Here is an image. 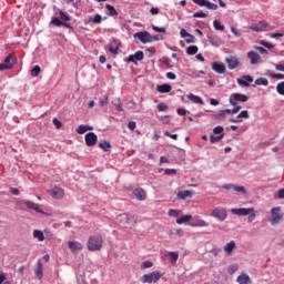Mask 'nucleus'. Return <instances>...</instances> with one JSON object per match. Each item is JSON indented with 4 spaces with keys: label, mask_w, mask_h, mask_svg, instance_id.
<instances>
[{
    "label": "nucleus",
    "mask_w": 284,
    "mask_h": 284,
    "mask_svg": "<svg viewBox=\"0 0 284 284\" xmlns=\"http://www.w3.org/2000/svg\"><path fill=\"white\" fill-rule=\"evenodd\" d=\"M196 52H199V47H196V45H190L186 49V54H190L191 57H194V54H196Z\"/></svg>",
    "instance_id": "39"
},
{
    "label": "nucleus",
    "mask_w": 284,
    "mask_h": 284,
    "mask_svg": "<svg viewBox=\"0 0 284 284\" xmlns=\"http://www.w3.org/2000/svg\"><path fill=\"white\" fill-rule=\"evenodd\" d=\"M223 136H225V134H221V135H211L210 136V142L211 143H219L222 139H223Z\"/></svg>",
    "instance_id": "44"
},
{
    "label": "nucleus",
    "mask_w": 284,
    "mask_h": 284,
    "mask_svg": "<svg viewBox=\"0 0 284 284\" xmlns=\"http://www.w3.org/2000/svg\"><path fill=\"white\" fill-rule=\"evenodd\" d=\"M133 195L135 199H138V201H145V199H148V193H145V190L143 189H134Z\"/></svg>",
    "instance_id": "22"
},
{
    "label": "nucleus",
    "mask_w": 284,
    "mask_h": 284,
    "mask_svg": "<svg viewBox=\"0 0 284 284\" xmlns=\"http://www.w3.org/2000/svg\"><path fill=\"white\" fill-rule=\"evenodd\" d=\"M108 95H104L102 99H100L99 104L101 105V108H103V105H108Z\"/></svg>",
    "instance_id": "55"
},
{
    "label": "nucleus",
    "mask_w": 284,
    "mask_h": 284,
    "mask_svg": "<svg viewBox=\"0 0 284 284\" xmlns=\"http://www.w3.org/2000/svg\"><path fill=\"white\" fill-rule=\"evenodd\" d=\"M178 199L185 201V199H192V191L185 190L178 192Z\"/></svg>",
    "instance_id": "30"
},
{
    "label": "nucleus",
    "mask_w": 284,
    "mask_h": 284,
    "mask_svg": "<svg viewBox=\"0 0 284 284\" xmlns=\"http://www.w3.org/2000/svg\"><path fill=\"white\" fill-rule=\"evenodd\" d=\"M204 8H207V10H219V4L212 3L209 0H206V4Z\"/></svg>",
    "instance_id": "45"
},
{
    "label": "nucleus",
    "mask_w": 284,
    "mask_h": 284,
    "mask_svg": "<svg viewBox=\"0 0 284 284\" xmlns=\"http://www.w3.org/2000/svg\"><path fill=\"white\" fill-rule=\"evenodd\" d=\"M89 130H92V126L81 124L78 126L77 132L78 134H85Z\"/></svg>",
    "instance_id": "37"
},
{
    "label": "nucleus",
    "mask_w": 284,
    "mask_h": 284,
    "mask_svg": "<svg viewBox=\"0 0 284 284\" xmlns=\"http://www.w3.org/2000/svg\"><path fill=\"white\" fill-rule=\"evenodd\" d=\"M227 112H230V109L222 110L219 113L213 114V119H215V121H225V116L230 114Z\"/></svg>",
    "instance_id": "25"
},
{
    "label": "nucleus",
    "mask_w": 284,
    "mask_h": 284,
    "mask_svg": "<svg viewBox=\"0 0 284 284\" xmlns=\"http://www.w3.org/2000/svg\"><path fill=\"white\" fill-rule=\"evenodd\" d=\"M39 74H41V67L36 65V67L31 70V77H39Z\"/></svg>",
    "instance_id": "48"
},
{
    "label": "nucleus",
    "mask_w": 284,
    "mask_h": 284,
    "mask_svg": "<svg viewBox=\"0 0 284 284\" xmlns=\"http://www.w3.org/2000/svg\"><path fill=\"white\" fill-rule=\"evenodd\" d=\"M268 27L270 24L266 21H260L257 24L251 26L250 30H253V32H263V30Z\"/></svg>",
    "instance_id": "18"
},
{
    "label": "nucleus",
    "mask_w": 284,
    "mask_h": 284,
    "mask_svg": "<svg viewBox=\"0 0 284 284\" xmlns=\"http://www.w3.org/2000/svg\"><path fill=\"white\" fill-rule=\"evenodd\" d=\"M283 221V213H281V206L273 207L271 210V225H278Z\"/></svg>",
    "instance_id": "6"
},
{
    "label": "nucleus",
    "mask_w": 284,
    "mask_h": 284,
    "mask_svg": "<svg viewBox=\"0 0 284 284\" xmlns=\"http://www.w3.org/2000/svg\"><path fill=\"white\" fill-rule=\"evenodd\" d=\"M235 108L233 109H229L227 114H237V112L241 110L242 106H239V105H233Z\"/></svg>",
    "instance_id": "51"
},
{
    "label": "nucleus",
    "mask_w": 284,
    "mask_h": 284,
    "mask_svg": "<svg viewBox=\"0 0 284 284\" xmlns=\"http://www.w3.org/2000/svg\"><path fill=\"white\" fill-rule=\"evenodd\" d=\"M256 85H270V81L266 78H258L255 80V84H253V88H256Z\"/></svg>",
    "instance_id": "32"
},
{
    "label": "nucleus",
    "mask_w": 284,
    "mask_h": 284,
    "mask_svg": "<svg viewBox=\"0 0 284 284\" xmlns=\"http://www.w3.org/2000/svg\"><path fill=\"white\" fill-rule=\"evenodd\" d=\"M213 134H219V136L223 134V126H215L213 129Z\"/></svg>",
    "instance_id": "56"
},
{
    "label": "nucleus",
    "mask_w": 284,
    "mask_h": 284,
    "mask_svg": "<svg viewBox=\"0 0 284 284\" xmlns=\"http://www.w3.org/2000/svg\"><path fill=\"white\" fill-rule=\"evenodd\" d=\"M254 79L252 75H243L242 78L237 79L239 85H242V88H250V83H253Z\"/></svg>",
    "instance_id": "17"
},
{
    "label": "nucleus",
    "mask_w": 284,
    "mask_h": 284,
    "mask_svg": "<svg viewBox=\"0 0 284 284\" xmlns=\"http://www.w3.org/2000/svg\"><path fill=\"white\" fill-rule=\"evenodd\" d=\"M207 222L205 220H197L196 223L191 224V227H207Z\"/></svg>",
    "instance_id": "40"
},
{
    "label": "nucleus",
    "mask_w": 284,
    "mask_h": 284,
    "mask_svg": "<svg viewBox=\"0 0 284 284\" xmlns=\"http://www.w3.org/2000/svg\"><path fill=\"white\" fill-rule=\"evenodd\" d=\"M106 10H109V16L110 17H119V12L116 11V9L111 6V4H105Z\"/></svg>",
    "instance_id": "35"
},
{
    "label": "nucleus",
    "mask_w": 284,
    "mask_h": 284,
    "mask_svg": "<svg viewBox=\"0 0 284 284\" xmlns=\"http://www.w3.org/2000/svg\"><path fill=\"white\" fill-rule=\"evenodd\" d=\"M102 247H103V236L93 235L89 237V241H88L89 252H100Z\"/></svg>",
    "instance_id": "3"
},
{
    "label": "nucleus",
    "mask_w": 284,
    "mask_h": 284,
    "mask_svg": "<svg viewBox=\"0 0 284 284\" xmlns=\"http://www.w3.org/2000/svg\"><path fill=\"white\" fill-rule=\"evenodd\" d=\"M163 276V273H161V271H154V272H151L149 274H144L140 281L141 283H149V284H152V283H159V281H161Z\"/></svg>",
    "instance_id": "4"
},
{
    "label": "nucleus",
    "mask_w": 284,
    "mask_h": 284,
    "mask_svg": "<svg viewBox=\"0 0 284 284\" xmlns=\"http://www.w3.org/2000/svg\"><path fill=\"white\" fill-rule=\"evenodd\" d=\"M211 216L223 222L225 219H227V210H225V207L217 206L211 211Z\"/></svg>",
    "instance_id": "8"
},
{
    "label": "nucleus",
    "mask_w": 284,
    "mask_h": 284,
    "mask_svg": "<svg viewBox=\"0 0 284 284\" xmlns=\"http://www.w3.org/2000/svg\"><path fill=\"white\" fill-rule=\"evenodd\" d=\"M99 148H101V150H104V152H110L112 145L110 144V142L103 141L99 143Z\"/></svg>",
    "instance_id": "36"
},
{
    "label": "nucleus",
    "mask_w": 284,
    "mask_h": 284,
    "mask_svg": "<svg viewBox=\"0 0 284 284\" xmlns=\"http://www.w3.org/2000/svg\"><path fill=\"white\" fill-rule=\"evenodd\" d=\"M187 99H189V101H191L192 103H196V104H199V105H203V99L201 98V97H199V95H194L193 93H190L189 95H187Z\"/></svg>",
    "instance_id": "31"
},
{
    "label": "nucleus",
    "mask_w": 284,
    "mask_h": 284,
    "mask_svg": "<svg viewBox=\"0 0 284 284\" xmlns=\"http://www.w3.org/2000/svg\"><path fill=\"white\" fill-rule=\"evenodd\" d=\"M193 17L194 19H206L207 14L204 13L203 11H199V12H195Z\"/></svg>",
    "instance_id": "50"
},
{
    "label": "nucleus",
    "mask_w": 284,
    "mask_h": 284,
    "mask_svg": "<svg viewBox=\"0 0 284 284\" xmlns=\"http://www.w3.org/2000/svg\"><path fill=\"white\" fill-rule=\"evenodd\" d=\"M169 256L172 265H176V261H179V252H169Z\"/></svg>",
    "instance_id": "38"
},
{
    "label": "nucleus",
    "mask_w": 284,
    "mask_h": 284,
    "mask_svg": "<svg viewBox=\"0 0 284 284\" xmlns=\"http://www.w3.org/2000/svg\"><path fill=\"white\" fill-rule=\"evenodd\" d=\"M243 119H250L247 110L240 112L236 118H231L229 121L230 123H243Z\"/></svg>",
    "instance_id": "16"
},
{
    "label": "nucleus",
    "mask_w": 284,
    "mask_h": 284,
    "mask_svg": "<svg viewBox=\"0 0 284 284\" xmlns=\"http://www.w3.org/2000/svg\"><path fill=\"white\" fill-rule=\"evenodd\" d=\"M246 101H250V97L243 93H233L229 99L231 105H237V103H246Z\"/></svg>",
    "instance_id": "9"
},
{
    "label": "nucleus",
    "mask_w": 284,
    "mask_h": 284,
    "mask_svg": "<svg viewBox=\"0 0 284 284\" xmlns=\"http://www.w3.org/2000/svg\"><path fill=\"white\" fill-rule=\"evenodd\" d=\"M192 221V215H183L176 220L178 225H183V223H190Z\"/></svg>",
    "instance_id": "33"
},
{
    "label": "nucleus",
    "mask_w": 284,
    "mask_h": 284,
    "mask_svg": "<svg viewBox=\"0 0 284 284\" xmlns=\"http://www.w3.org/2000/svg\"><path fill=\"white\" fill-rule=\"evenodd\" d=\"M154 263L151 261H145L141 264L142 270H150V267H153Z\"/></svg>",
    "instance_id": "49"
},
{
    "label": "nucleus",
    "mask_w": 284,
    "mask_h": 284,
    "mask_svg": "<svg viewBox=\"0 0 284 284\" xmlns=\"http://www.w3.org/2000/svg\"><path fill=\"white\" fill-rule=\"evenodd\" d=\"M193 3H195L196 6H200L201 8H205L207 0H192Z\"/></svg>",
    "instance_id": "52"
},
{
    "label": "nucleus",
    "mask_w": 284,
    "mask_h": 284,
    "mask_svg": "<svg viewBox=\"0 0 284 284\" xmlns=\"http://www.w3.org/2000/svg\"><path fill=\"white\" fill-rule=\"evenodd\" d=\"M51 24L55 26V28H61V26L63 24V21H61L59 18L53 17L51 19Z\"/></svg>",
    "instance_id": "43"
},
{
    "label": "nucleus",
    "mask_w": 284,
    "mask_h": 284,
    "mask_svg": "<svg viewBox=\"0 0 284 284\" xmlns=\"http://www.w3.org/2000/svg\"><path fill=\"white\" fill-rule=\"evenodd\" d=\"M235 250H236V242L234 241H231L224 245V252L225 254H227V256H232Z\"/></svg>",
    "instance_id": "21"
},
{
    "label": "nucleus",
    "mask_w": 284,
    "mask_h": 284,
    "mask_svg": "<svg viewBox=\"0 0 284 284\" xmlns=\"http://www.w3.org/2000/svg\"><path fill=\"white\" fill-rule=\"evenodd\" d=\"M53 125H55L57 130H61L63 124L61 123V121H59V119L54 118Z\"/></svg>",
    "instance_id": "57"
},
{
    "label": "nucleus",
    "mask_w": 284,
    "mask_h": 284,
    "mask_svg": "<svg viewBox=\"0 0 284 284\" xmlns=\"http://www.w3.org/2000/svg\"><path fill=\"white\" fill-rule=\"evenodd\" d=\"M276 91H277V94H281L282 97H284V81H283V82H280V83L276 85Z\"/></svg>",
    "instance_id": "47"
},
{
    "label": "nucleus",
    "mask_w": 284,
    "mask_h": 284,
    "mask_svg": "<svg viewBox=\"0 0 284 284\" xmlns=\"http://www.w3.org/2000/svg\"><path fill=\"white\" fill-rule=\"evenodd\" d=\"M33 237L38 239V241H40V242L45 241V235H43V231H40V230L33 231Z\"/></svg>",
    "instance_id": "34"
},
{
    "label": "nucleus",
    "mask_w": 284,
    "mask_h": 284,
    "mask_svg": "<svg viewBox=\"0 0 284 284\" xmlns=\"http://www.w3.org/2000/svg\"><path fill=\"white\" fill-rule=\"evenodd\" d=\"M231 214H234L235 216H248V223H253L254 219H256V210L254 207L231 209Z\"/></svg>",
    "instance_id": "2"
},
{
    "label": "nucleus",
    "mask_w": 284,
    "mask_h": 284,
    "mask_svg": "<svg viewBox=\"0 0 284 284\" xmlns=\"http://www.w3.org/2000/svg\"><path fill=\"white\" fill-rule=\"evenodd\" d=\"M213 27L215 30L223 32L225 30V26L221 24L219 20L213 21Z\"/></svg>",
    "instance_id": "41"
},
{
    "label": "nucleus",
    "mask_w": 284,
    "mask_h": 284,
    "mask_svg": "<svg viewBox=\"0 0 284 284\" xmlns=\"http://www.w3.org/2000/svg\"><path fill=\"white\" fill-rule=\"evenodd\" d=\"M68 247L71 252H81L83 250V244L77 241H70L68 242Z\"/></svg>",
    "instance_id": "20"
},
{
    "label": "nucleus",
    "mask_w": 284,
    "mask_h": 284,
    "mask_svg": "<svg viewBox=\"0 0 284 284\" xmlns=\"http://www.w3.org/2000/svg\"><path fill=\"white\" fill-rule=\"evenodd\" d=\"M128 128L129 130H132V131L136 130V122L130 121L128 124Z\"/></svg>",
    "instance_id": "62"
},
{
    "label": "nucleus",
    "mask_w": 284,
    "mask_h": 284,
    "mask_svg": "<svg viewBox=\"0 0 284 284\" xmlns=\"http://www.w3.org/2000/svg\"><path fill=\"white\" fill-rule=\"evenodd\" d=\"M275 69L278 70L280 72H284V64L283 63L275 64Z\"/></svg>",
    "instance_id": "63"
},
{
    "label": "nucleus",
    "mask_w": 284,
    "mask_h": 284,
    "mask_svg": "<svg viewBox=\"0 0 284 284\" xmlns=\"http://www.w3.org/2000/svg\"><path fill=\"white\" fill-rule=\"evenodd\" d=\"M134 39H139L141 43H151L152 34L148 31L136 32L134 33Z\"/></svg>",
    "instance_id": "10"
},
{
    "label": "nucleus",
    "mask_w": 284,
    "mask_h": 284,
    "mask_svg": "<svg viewBox=\"0 0 284 284\" xmlns=\"http://www.w3.org/2000/svg\"><path fill=\"white\" fill-rule=\"evenodd\" d=\"M180 37L185 39L187 43H194V36L190 34L185 29H181ZM187 37H190V39H186Z\"/></svg>",
    "instance_id": "28"
},
{
    "label": "nucleus",
    "mask_w": 284,
    "mask_h": 284,
    "mask_svg": "<svg viewBox=\"0 0 284 284\" xmlns=\"http://www.w3.org/2000/svg\"><path fill=\"white\" fill-rule=\"evenodd\" d=\"M210 252L213 256H219L221 254L222 250L219 247H215V248H212Z\"/></svg>",
    "instance_id": "59"
},
{
    "label": "nucleus",
    "mask_w": 284,
    "mask_h": 284,
    "mask_svg": "<svg viewBox=\"0 0 284 284\" xmlns=\"http://www.w3.org/2000/svg\"><path fill=\"white\" fill-rule=\"evenodd\" d=\"M152 29L154 30V32H162V33L166 32L165 27L153 26Z\"/></svg>",
    "instance_id": "58"
},
{
    "label": "nucleus",
    "mask_w": 284,
    "mask_h": 284,
    "mask_svg": "<svg viewBox=\"0 0 284 284\" xmlns=\"http://www.w3.org/2000/svg\"><path fill=\"white\" fill-rule=\"evenodd\" d=\"M48 194H50L52 199H63V196H65V192L61 187H53L48 191Z\"/></svg>",
    "instance_id": "13"
},
{
    "label": "nucleus",
    "mask_w": 284,
    "mask_h": 284,
    "mask_svg": "<svg viewBox=\"0 0 284 284\" xmlns=\"http://www.w3.org/2000/svg\"><path fill=\"white\" fill-rule=\"evenodd\" d=\"M119 48H121V41L113 39L111 41V43L108 47L109 52H111V54H119Z\"/></svg>",
    "instance_id": "14"
},
{
    "label": "nucleus",
    "mask_w": 284,
    "mask_h": 284,
    "mask_svg": "<svg viewBox=\"0 0 284 284\" xmlns=\"http://www.w3.org/2000/svg\"><path fill=\"white\" fill-rule=\"evenodd\" d=\"M224 190H233V192H237V194H247V190L245 189V186L235 184H226L224 185Z\"/></svg>",
    "instance_id": "15"
},
{
    "label": "nucleus",
    "mask_w": 284,
    "mask_h": 284,
    "mask_svg": "<svg viewBox=\"0 0 284 284\" xmlns=\"http://www.w3.org/2000/svg\"><path fill=\"white\" fill-rule=\"evenodd\" d=\"M179 215H180V213L178 210H174V209L169 210V216L176 219V217H179Z\"/></svg>",
    "instance_id": "53"
},
{
    "label": "nucleus",
    "mask_w": 284,
    "mask_h": 284,
    "mask_svg": "<svg viewBox=\"0 0 284 284\" xmlns=\"http://www.w3.org/2000/svg\"><path fill=\"white\" fill-rule=\"evenodd\" d=\"M247 58L250 59L252 65H256V63L261 61V55L254 51H250L247 53Z\"/></svg>",
    "instance_id": "24"
},
{
    "label": "nucleus",
    "mask_w": 284,
    "mask_h": 284,
    "mask_svg": "<svg viewBox=\"0 0 284 284\" xmlns=\"http://www.w3.org/2000/svg\"><path fill=\"white\" fill-rule=\"evenodd\" d=\"M89 21L91 23H101V21H103V18L101 17V14H95L93 18H90Z\"/></svg>",
    "instance_id": "42"
},
{
    "label": "nucleus",
    "mask_w": 284,
    "mask_h": 284,
    "mask_svg": "<svg viewBox=\"0 0 284 284\" xmlns=\"http://www.w3.org/2000/svg\"><path fill=\"white\" fill-rule=\"evenodd\" d=\"M34 274H36L37 278H39V281H41L43 278V263H41V261H38V265L34 271Z\"/></svg>",
    "instance_id": "29"
},
{
    "label": "nucleus",
    "mask_w": 284,
    "mask_h": 284,
    "mask_svg": "<svg viewBox=\"0 0 284 284\" xmlns=\"http://www.w3.org/2000/svg\"><path fill=\"white\" fill-rule=\"evenodd\" d=\"M84 140L89 148H93V145H97V141H99V138L97 136V134H94V132H90L85 134Z\"/></svg>",
    "instance_id": "12"
},
{
    "label": "nucleus",
    "mask_w": 284,
    "mask_h": 284,
    "mask_svg": "<svg viewBox=\"0 0 284 284\" xmlns=\"http://www.w3.org/2000/svg\"><path fill=\"white\" fill-rule=\"evenodd\" d=\"M164 174H166L168 176H172V175L176 174V170L175 169H166L164 171Z\"/></svg>",
    "instance_id": "60"
},
{
    "label": "nucleus",
    "mask_w": 284,
    "mask_h": 284,
    "mask_svg": "<svg viewBox=\"0 0 284 284\" xmlns=\"http://www.w3.org/2000/svg\"><path fill=\"white\" fill-rule=\"evenodd\" d=\"M212 70H214V72H217V74H225V64L221 62H213Z\"/></svg>",
    "instance_id": "23"
},
{
    "label": "nucleus",
    "mask_w": 284,
    "mask_h": 284,
    "mask_svg": "<svg viewBox=\"0 0 284 284\" xmlns=\"http://www.w3.org/2000/svg\"><path fill=\"white\" fill-rule=\"evenodd\" d=\"M144 54L143 51H138L134 54L129 55L128 62L129 63H136V61H143Z\"/></svg>",
    "instance_id": "19"
},
{
    "label": "nucleus",
    "mask_w": 284,
    "mask_h": 284,
    "mask_svg": "<svg viewBox=\"0 0 284 284\" xmlns=\"http://www.w3.org/2000/svg\"><path fill=\"white\" fill-rule=\"evenodd\" d=\"M261 45H263L264 48H268V50H273V48H274V44H272L270 42H265V41H262Z\"/></svg>",
    "instance_id": "61"
},
{
    "label": "nucleus",
    "mask_w": 284,
    "mask_h": 284,
    "mask_svg": "<svg viewBox=\"0 0 284 284\" xmlns=\"http://www.w3.org/2000/svg\"><path fill=\"white\" fill-rule=\"evenodd\" d=\"M116 221L120 225H122V227H130V230H132V227H134L138 223L136 215L130 213H122L118 215Z\"/></svg>",
    "instance_id": "1"
},
{
    "label": "nucleus",
    "mask_w": 284,
    "mask_h": 284,
    "mask_svg": "<svg viewBox=\"0 0 284 284\" xmlns=\"http://www.w3.org/2000/svg\"><path fill=\"white\" fill-rule=\"evenodd\" d=\"M14 63H17V57L14 54L10 53L3 61V63L0 64V72L3 70H12L14 68Z\"/></svg>",
    "instance_id": "7"
},
{
    "label": "nucleus",
    "mask_w": 284,
    "mask_h": 284,
    "mask_svg": "<svg viewBox=\"0 0 284 284\" xmlns=\"http://www.w3.org/2000/svg\"><path fill=\"white\" fill-rule=\"evenodd\" d=\"M225 62L227 63L229 70H236L241 65V61L234 55L226 58Z\"/></svg>",
    "instance_id": "11"
},
{
    "label": "nucleus",
    "mask_w": 284,
    "mask_h": 284,
    "mask_svg": "<svg viewBox=\"0 0 284 284\" xmlns=\"http://www.w3.org/2000/svg\"><path fill=\"white\" fill-rule=\"evenodd\" d=\"M236 282L239 284H251L252 280L250 278V275L242 273L241 275L237 276Z\"/></svg>",
    "instance_id": "26"
},
{
    "label": "nucleus",
    "mask_w": 284,
    "mask_h": 284,
    "mask_svg": "<svg viewBox=\"0 0 284 284\" xmlns=\"http://www.w3.org/2000/svg\"><path fill=\"white\" fill-rule=\"evenodd\" d=\"M278 199H284V189L277 191Z\"/></svg>",
    "instance_id": "64"
},
{
    "label": "nucleus",
    "mask_w": 284,
    "mask_h": 284,
    "mask_svg": "<svg viewBox=\"0 0 284 284\" xmlns=\"http://www.w3.org/2000/svg\"><path fill=\"white\" fill-rule=\"evenodd\" d=\"M158 110L159 112H165V110H168V104L161 102L158 104Z\"/></svg>",
    "instance_id": "54"
},
{
    "label": "nucleus",
    "mask_w": 284,
    "mask_h": 284,
    "mask_svg": "<svg viewBox=\"0 0 284 284\" xmlns=\"http://www.w3.org/2000/svg\"><path fill=\"white\" fill-rule=\"evenodd\" d=\"M156 90L160 92V94H168V92H172V85H170V84H159L156 87Z\"/></svg>",
    "instance_id": "27"
},
{
    "label": "nucleus",
    "mask_w": 284,
    "mask_h": 284,
    "mask_svg": "<svg viewBox=\"0 0 284 284\" xmlns=\"http://www.w3.org/2000/svg\"><path fill=\"white\" fill-rule=\"evenodd\" d=\"M18 207H20V210H26V207L28 210H33L34 212H38V214H43V210H41V207H39V204L29 201V200H21L17 202Z\"/></svg>",
    "instance_id": "5"
},
{
    "label": "nucleus",
    "mask_w": 284,
    "mask_h": 284,
    "mask_svg": "<svg viewBox=\"0 0 284 284\" xmlns=\"http://www.w3.org/2000/svg\"><path fill=\"white\" fill-rule=\"evenodd\" d=\"M59 19L61 20V21H71V18H70V16H68L65 12H63V11H59Z\"/></svg>",
    "instance_id": "46"
}]
</instances>
